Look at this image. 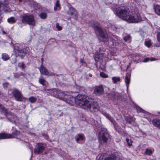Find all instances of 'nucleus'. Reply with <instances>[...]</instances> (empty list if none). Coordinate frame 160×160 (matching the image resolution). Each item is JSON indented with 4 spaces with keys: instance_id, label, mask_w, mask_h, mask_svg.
<instances>
[{
    "instance_id": "1",
    "label": "nucleus",
    "mask_w": 160,
    "mask_h": 160,
    "mask_svg": "<svg viewBox=\"0 0 160 160\" xmlns=\"http://www.w3.org/2000/svg\"><path fill=\"white\" fill-rule=\"evenodd\" d=\"M70 100L67 101V103L71 106L75 103L79 106L81 108L85 109H90L92 112H97L98 111V107L96 102H93L92 103L85 98V96L82 95L78 94L75 97L71 96H69Z\"/></svg>"
},
{
    "instance_id": "2",
    "label": "nucleus",
    "mask_w": 160,
    "mask_h": 160,
    "mask_svg": "<svg viewBox=\"0 0 160 160\" xmlns=\"http://www.w3.org/2000/svg\"><path fill=\"white\" fill-rule=\"evenodd\" d=\"M13 51L16 57H20L23 58L25 55L30 52L29 47L23 43H16L13 44Z\"/></svg>"
},
{
    "instance_id": "3",
    "label": "nucleus",
    "mask_w": 160,
    "mask_h": 160,
    "mask_svg": "<svg viewBox=\"0 0 160 160\" xmlns=\"http://www.w3.org/2000/svg\"><path fill=\"white\" fill-rule=\"evenodd\" d=\"M92 26L100 40L106 43L107 44H108L107 42L108 40V35L106 32L103 31L102 28L100 27V24L96 21H93Z\"/></svg>"
},
{
    "instance_id": "4",
    "label": "nucleus",
    "mask_w": 160,
    "mask_h": 160,
    "mask_svg": "<svg viewBox=\"0 0 160 160\" xmlns=\"http://www.w3.org/2000/svg\"><path fill=\"white\" fill-rule=\"evenodd\" d=\"M129 10L127 7L122 6L116 10V15L120 18L127 21L130 14Z\"/></svg>"
},
{
    "instance_id": "5",
    "label": "nucleus",
    "mask_w": 160,
    "mask_h": 160,
    "mask_svg": "<svg viewBox=\"0 0 160 160\" xmlns=\"http://www.w3.org/2000/svg\"><path fill=\"white\" fill-rule=\"evenodd\" d=\"M127 21L129 23H138L142 21V18L137 8H135L134 11L130 13Z\"/></svg>"
},
{
    "instance_id": "6",
    "label": "nucleus",
    "mask_w": 160,
    "mask_h": 160,
    "mask_svg": "<svg viewBox=\"0 0 160 160\" xmlns=\"http://www.w3.org/2000/svg\"><path fill=\"white\" fill-rule=\"evenodd\" d=\"M21 17L22 18V21L23 22L32 26L35 25L34 18L32 15L25 14L23 15H21Z\"/></svg>"
},
{
    "instance_id": "7",
    "label": "nucleus",
    "mask_w": 160,
    "mask_h": 160,
    "mask_svg": "<svg viewBox=\"0 0 160 160\" xmlns=\"http://www.w3.org/2000/svg\"><path fill=\"white\" fill-rule=\"evenodd\" d=\"M109 138V135L106 132L101 131L100 132L99 141L101 144L106 143Z\"/></svg>"
},
{
    "instance_id": "8",
    "label": "nucleus",
    "mask_w": 160,
    "mask_h": 160,
    "mask_svg": "<svg viewBox=\"0 0 160 160\" xmlns=\"http://www.w3.org/2000/svg\"><path fill=\"white\" fill-rule=\"evenodd\" d=\"M13 134L15 136H13V135L10 134H6L4 133H0V139H4L9 138H20V132L17 130L15 131Z\"/></svg>"
},
{
    "instance_id": "9",
    "label": "nucleus",
    "mask_w": 160,
    "mask_h": 160,
    "mask_svg": "<svg viewBox=\"0 0 160 160\" xmlns=\"http://www.w3.org/2000/svg\"><path fill=\"white\" fill-rule=\"evenodd\" d=\"M46 145L42 143H37L34 149V153L36 154L42 153L45 150Z\"/></svg>"
},
{
    "instance_id": "10",
    "label": "nucleus",
    "mask_w": 160,
    "mask_h": 160,
    "mask_svg": "<svg viewBox=\"0 0 160 160\" xmlns=\"http://www.w3.org/2000/svg\"><path fill=\"white\" fill-rule=\"evenodd\" d=\"M68 92H63L61 91L58 90V95L57 98H58L62 100L67 103V101L70 100L69 98V96L70 95L68 94Z\"/></svg>"
},
{
    "instance_id": "11",
    "label": "nucleus",
    "mask_w": 160,
    "mask_h": 160,
    "mask_svg": "<svg viewBox=\"0 0 160 160\" xmlns=\"http://www.w3.org/2000/svg\"><path fill=\"white\" fill-rule=\"evenodd\" d=\"M12 93L16 100L21 101L23 99V96L21 92L17 89H13Z\"/></svg>"
},
{
    "instance_id": "12",
    "label": "nucleus",
    "mask_w": 160,
    "mask_h": 160,
    "mask_svg": "<svg viewBox=\"0 0 160 160\" xmlns=\"http://www.w3.org/2000/svg\"><path fill=\"white\" fill-rule=\"evenodd\" d=\"M104 89L102 85L96 86L94 90V93L97 95H100L103 93Z\"/></svg>"
},
{
    "instance_id": "13",
    "label": "nucleus",
    "mask_w": 160,
    "mask_h": 160,
    "mask_svg": "<svg viewBox=\"0 0 160 160\" xmlns=\"http://www.w3.org/2000/svg\"><path fill=\"white\" fill-rule=\"evenodd\" d=\"M0 112L1 114L4 115L7 118H8L9 119L11 118V116L9 115L10 112H9L4 106L1 105H0Z\"/></svg>"
},
{
    "instance_id": "14",
    "label": "nucleus",
    "mask_w": 160,
    "mask_h": 160,
    "mask_svg": "<svg viewBox=\"0 0 160 160\" xmlns=\"http://www.w3.org/2000/svg\"><path fill=\"white\" fill-rule=\"evenodd\" d=\"M40 71L41 74L44 75H49V73L47 70L43 66V64H42L40 68Z\"/></svg>"
},
{
    "instance_id": "15",
    "label": "nucleus",
    "mask_w": 160,
    "mask_h": 160,
    "mask_svg": "<svg viewBox=\"0 0 160 160\" xmlns=\"http://www.w3.org/2000/svg\"><path fill=\"white\" fill-rule=\"evenodd\" d=\"M152 123L155 127L160 129V120L155 118L153 119L152 121Z\"/></svg>"
},
{
    "instance_id": "16",
    "label": "nucleus",
    "mask_w": 160,
    "mask_h": 160,
    "mask_svg": "<svg viewBox=\"0 0 160 160\" xmlns=\"http://www.w3.org/2000/svg\"><path fill=\"white\" fill-rule=\"evenodd\" d=\"M103 156H101L98 160H119V158L118 157H116L114 155H112L110 157H108V158H105L104 159H103Z\"/></svg>"
},
{
    "instance_id": "17",
    "label": "nucleus",
    "mask_w": 160,
    "mask_h": 160,
    "mask_svg": "<svg viewBox=\"0 0 160 160\" xmlns=\"http://www.w3.org/2000/svg\"><path fill=\"white\" fill-rule=\"evenodd\" d=\"M9 115L11 116V118L10 119L7 118L8 120L12 123H15L16 121L17 120V117L14 114L11 113V112L9 113Z\"/></svg>"
},
{
    "instance_id": "18",
    "label": "nucleus",
    "mask_w": 160,
    "mask_h": 160,
    "mask_svg": "<svg viewBox=\"0 0 160 160\" xmlns=\"http://www.w3.org/2000/svg\"><path fill=\"white\" fill-rule=\"evenodd\" d=\"M131 74L128 73H127L126 76L125 78V82L126 84L127 87L128 88V85L130 82Z\"/></svg>"
},
{
    "instance_id": "19",
    "label": "nucleus",
    "mask_w": 160,
    "mask_h": 160,
    "mask_svg": "<svg viewBox=\"0 0 160 160\" xmlns=\"http://www.w3.org/2000/svg\"><path fill=\"white\" fill-rule=\"evenodd\" d=\"M68 13L72 16H76L77 15V12L76 10L73 7H71L69 8V11H68Z\"/></svg>"
},
{
    "instance_id": "20",
    "label": "nucleus",
    "mask_w": 160,
    "mask_h": 160,
    "mask_svg": "<svg viewBox=\"0 0 160 160\" xmlns=\"http://www.w3.org/2000/svg\"><path fill=\"white\" fill-rule=\"evenodd\" d=\"M2 7V9H0V12L3 11L5 12H10L11 11L10 8L8 7V5L3 4Z\"/></svg>"
},
{
    "instance_id": "21",
    "label": "nucleus",
    "mask_w": 160,
    "mask_h": 160,
    "mask_svg": "<svg viewBox=\"0 0 160 160\" xmlns=\"http://www.w3.org/2000/svg\"><path fill=\"white\" fill-rule=\"evenodd\" d=\"M104 116L108 119L109 120L110 122H111V123L112 124L113 123H114L116 121L115 120H114L113 118L112 117L111 115H110L109 114L107 113H103Z\"/></svg>"
},
{
    "instance_id": "22",
    "label": "nucleus",
    "mask_w": 160,
    "mask_h": 160,
    "mask_svg": "<svg viewBox=\"0 0 160 160\" xmlns=\"http://www.w3.org/2000/svg\"><path fill=\"white\" fill-rule=\"evenodd\" d=\"M58 90H59L56 89H50V92L52 96H53L56 98H57L58 95Z\"/></svg>"
},
{
    "instance_id": "23",
    "label": "nucleus",
    "mask_w": 160,
    "mask_h": 160,
    "mask_svg": "<svg viewBox=\"0 0 160 160\" xmlns=\"http://www.w3.org/2000/svg\"><path fill=\"white\" fill-rule=\"evenodd\" d=\"M38 81H39V83L41 84H42V85H43V86L46 85H47V84L48 83V82H47L44 78L42 76L40 77L39 78Z\"/></svg>"
},
{
    "instance_id": "24",
    "label": "nucleus",
    "mask_w": 160,
    "mask_h": 160,
    "mask_svg": "<svg viewBox=\"0 0 160 160\" xmlns=\"http://www.w3.org/2000/svg\"><path fill=\"white\" fill-rule=\"evenodd\" d=\"M134 107L137 110V112H142L144 113H147L148 112L141 108L140 107L136 105H134Z\"/></svg>"
},
{
    "instance_id": "25",
    "label": "nucleus",
    "mask_w": 160,
    "mask_h": 160,
    "mask_svg": "<svg viewBox=\"0 0 160 160\" xmlns=\"http://www.w3.org/2000/svg\"><path fill=\"white\" fill-rule=\"evenodd\" d=\"M1 57L2 59L4 61L8 60L10 58L9 56L6 53H2V54Z\"/></svg>"
},
{
    "instance_id": "26",
    "label": "nucleus",
    "mask_w": 160,
    "mask_h": 160,
    "mask_svg": "<svg viewBox=\"0 0 160 160\" xmlns=\"http://www.w3.org/2000/svg\"><path fill=\"white\" fill-rule=\"evenodd\" d=\"M113 124L115 130L118 132H120L121 131V129L120 126L118 125L115 121V122L112 123Z\"/></svg>"
},
{
    "instance_id": "27",
    "label": "nucleus",
    "mask_w": 160,
    "mask_h": 160,
    "mask_svg": "<svg viewBox=\"0 0 160 160\" xmlns=\"http://www.w3.org/2000/svg\"><path fill=\"white\" fill-rule=\"evenodd\" d=\"M76 141L77 142H78L80 140L82 141L84 139V138L82 135L79 134L77 135V136L75 137Z\"/></svg>"
},
{
    "instance_id": "28",
    "label": "nucleus",
    "mask_w": 160,
    "mask_h": 160,
    "mask_svg": "<svg viewBox=\"0 0 160 160\" xmlns=\"http://www.w3.org/2000/svg\"><path fill=\"white\" fill-rule=\"evenodd\" d=\"M58 8H59V9H60L61 7H60V1L59 0H57L55 4V6L54 7V11H56Z\"/></svg>"
},
{
    "instance_id": "29",
    "label": "nucleus",
    "mask_w": 160,
    "mask_h": 160,
    "mask_svg": "<svg viewBox=\"0 0 160 160\" xmlns=\"http://www.w3.org/2000/svg\"><path fill=\"white\" fill-rule=\"evenodd\" d=\"M154 9L156 13L160 15V6L158 5L154 7Z\"/></svg>"
},
{
    "instance_id": "30",
    "label": "nucleus",
    "mask_w": 160,
    "mask_h": 160,
    "mask_svg": "<svg viewBox=\"0 0 160 160\" xmlns=\"http://www.w3.org/2000/svg\"><path fill=\"white\" fill-rule=\"evenodd\" d=\"M125 120L129 124H131L133 121L132 118L129 117H126Z\"/></svg>"
},
{
    "instance_id": "31",
    "label": "nucleus",
    "mask_w": 160,
    "mask_h": 160,
    "mask_svg": "<svg viewBox=\"0 0 160 160\" xmlns=\"http://www.w3.org/2000/svg\"><path fill=\"white\" fill-rule=\"evenodd\" d=\"M112 80H113V83H115L118 82L120 81L121 79L119 77H112Z\"/></svg>"
},
{
    "instance_id": "32",
    "label": "nucleus",
    "mask_w": 160,
    "mask_h": 160,
    "mask_svg": "<svg viewBox=\"0 0 160 160\" xmlns=\"http://www.w3.org/2000/svg\"><path fill=\"white\" fill-rule=\"evenodd\" d=\"M101 55L98 54H95L94 55V59L96 61H98L102 59V58L101 57Z\"/></svg>"
},
{
    "instance_id": "33",
    "label": "nucleus",
    "mask_w": 160,
    "mask_h": 160,
    "mask_svg": "<svg viewBox=\"0 0 160 160\" xmlns=\"http://www.w3.org/2000/svg\"><path fill=\"white\" fill-rule=\"evenodd\" d=\"M39 16L41 18L45 19L47 18V15L45 12H42L39 14Z\"/></svg>"
},
{
    "instance_id": "34",
    "label": "nucleus",
    "mask_w": 160,
    "mask_h": 160,
    "mask_svg": "<svg viewBox=\"0 0 160 160\" xmlns=\"http://www.w3.org/2000/svg\"><path fill=\"white\" fill-rule=\"evenodd\" d=\"M151 40H150L146 41L145 42V45L148 47H149L152 45V44L151 42Z\"/></svg>"
},
{
    "instance_id": "35",
    "label": "nucleus",
    "mask_w": 160,
    "mask_h": 160,
    "mask_svg": "<svg viewBox=\"0 0 160 160\" xmlns=\"http://www.w3.org/2000/svg\"><path fill=\"white\" fill-rule=\"evenodd\" d=\"M8 21L9 23H13L15 22V20L14 18L13 17H11V18L8 19Z\"/></svg>"
},
{
    "instance_id": "36",
    "label": "nucleus",
    "mask_w": 160,
    "mask_h": 160,
    "mask_svg": "<svg viewBox=\"0 0 160 160\" xmlns=\"http://www.w3.org/2000/svg\"><path fill=\"white\" fill-rule=\"evenodd\" d=\"M29 101L31 103H34L37 100V99L33 97H31L29 98Z\"/></svg>"
},
{
    "instance_id": "37",
    "label": "nucleus",
    "mask_w": 160,
    "mask_h": 160,
    "mask_svg": "<svg viewBox=\"0 0 160 160\" xmlns=\"http://www.w3.org/2000/svg\"><path fill=\"white\" fill-rule=\"evenodd\" d=\"M156 59L155 58H146L144 59V62H147L149 61V60H150V61H153L156 60Z\"/></svg>"
},
{
    "instance_id": "38",
    "label": "nucleus",
    "mask_w": 160,
    "mask_h": 160,
    "mask_svg": "<svg viewBox=\"0 0 160 160\" xmlns=\"http://www.w3.org/2000/svg\"><path fill=\"white\" fill-rule=\"evenodd\" d=\"M100 75L102 78H106L108 77V75L103 72H100Z\"/></svg>"
},
{
    "instance_id": "39",
    "label": "nucleus",
    "mask_w": 160,
    "mask_h": 160,
    "mask_svg": "<svg viewBox=\"0 0 160 160\" xmlns=\"http://www.w3.org/2000/svg\"><path fill=\"white\" fill-rule=\"evenodd\" d=\"M17 57H15L12 58L11 60V62L12 64L16 63L17 62Z\"/></svg>"
},
{
    "instance_id": "40",
    "label": "nucleus",
    "mask_w": 160,
    "mask_h": 160,
    "mask_svg": "<svg viewBox=\"0 0 160 160\" xmlns=\"http://www.w3.org/2000/svg\"><path fill=\"white\" fill-rule=\"evenodd\" d=\"M145 153L147 155H151L152 153V151L151 149H146L145 151Z\"/></svg>"
},
{
    "instance_id": "41",
    "label": "nucleus",
    "mask_w": 160,
    "mask_h": 160,
    "mask_svg": "<svg viewBox=\"0 0 160 160\" xmlns=\"http://www.w3.org/2000/svg\"><path fill=\"white\" fill-rule=\"evenodd\" d=\"M126 142H127L128 145L129 146H131L132 145V140H129L128 138L126 139Z\"/></svg>"
},
{
    "instance_id": "42",
    "label": "nucleus",
    "mask_w": 160,
    "mask_h": 160,
    "mask_svg": "<svg viewBox=\"0 0 160 160\" xmlns=\"http://www.w3.org/2000/svg\"><path fill=\"white\" fill-rule=\"evenodd\" d=\"M14 77L15 78H20V74L19 73H13Z\"/></svg>"
},
{
    "instance_id": "43",
    "label": "nucleus",
    "mask_w": 160,
    "mask_h": 160,
    "mask_svg": "<svg viewBox=\"0 0 160 160\" xmlns=\"http://www.w3.org/2000/svg\"><path fill=\"white\" fill-rule=\"evenodd\" d=\"M130 38V36L129 35H128L126 36L125 37H124L123 38V39L125 41H127Z\"/></svg>"
},
{
    "instance_id": "44",
    "label": "nucleus",
    "mask_w": 160,
    "mask_h": 160,
    "mask_svg": "<svg viewBox=\"0 0 160 160\" xmlns=\"http://www.w3.org/2000/svg\"><path fill=\"white\" fill-rule=\"evenodd\" d=\"M157 38L158 41L160 42V32H158Z\"/></svg>"
},
{
    "instance_id": "45",
    "label": "nucleus",
    "mask_w": 160,
    "mask_h": 160,
    "mask_svg": "<svg viewBox=\"0 0 160 160\" xmlns=\"http://www.w3.org/2000/svg\"><path fill=\"white\" fill-rule=\"evenodd\" d=\"M56 28H58V30L59 31L61 30L62 29L61 27L59 26L58 23H57L56 24Z\"/></svg>"
},
{
    "instance_id": "46",
    "label": "nucleus",
    "mask_w": 160,
    "mask_h": 160,
    "mask_svg": "<svg viewBox=\"0 0 160 160\" xmlns=\"http://www.w3.org/2000/svg\"><path fill=\"white\" fill-rule=\"evenodd\" d=\"M19 67L22 69H24L25 68V64L23 62H22V65L20 66Z\"/></svg>"
},
{
    "instance_id": "47",
    "label": "nucleus",
    "mask_w": 160,
    "mask_h": 160,
    "mask_svg": "<svg viewBox=\"0 0 160 160\" xmlns=\"http://www.w3.org/2000/svg\"><path fill=\"white\" fill-rule=\"evenodd\" d=\"M20 76H22L23 78H25L26 76V75L25 73L20 72H19Z\"/></svg>"
},
{
    "instance_id": "48",
    "label": "nucleus",
    "mask_w": 160,
    "mask_h": 160,
    "mask_svg": "<svg viewBox=\"0 0 160 160\" xmlns=\"http://www.w3.org/2000/svg\"><path fill=\"white\" fill-rule=\"evenodd\" d=\"M8 85V83L5 82L3 84V86L4 88H7Z\"/></svg>"
},
{
    "instance_id": "49",
    "label": "nucleus",
    "mask_w": 160,
    "mask_h": 160,
    "mask_svg": "<svg viewBox=\"0 0 160 160\" xmlns=\"http://www.w3.org/2000/svg\"><path fill=\"white\" fill-rule=\"evenodd\" d=\"M2 33L3 34H6V32L4 31H2Z\"/></svg>"
},
{
    "instance_id": "50",
    "label": "nucleus",
    "mask_w": 160,
    "mask_h": 160,
    "mask_svg": "<svg viewBox=\"0 0 160 160\" xmlns=\"http://www.w3.org/2000/svg\"><path fill=\"white\" fill-rule=\"evenodd\" d=\"M2 4L0 2V9H2Z\"/></svg>"
},
{
    "instance_id": "51",
    "label": "nucleus",
    "mask_w": 160,
    "mask_h": 160,
    "mask_svg": "<svg viewBox=\"0 0 160 160\" xmlns=\"http://www.w3.org/2000/svg\"><path fill=\"white\" fill-rule=\"evenodd\" d=\"M89 76L91 77H92V74L89 73Z\"/></svg>"
},
{
    "instance_id": "52",
    "label": "nucleus",
    "mask_w": 160,
    "mask_h": 160,
    "mask_svg": "<svg viewBox=\"0 0 160 160\" xmlns=\"http://www.w3.org/2000/svg\"><path fill=\"white\" fill-rule=\"evenodd\" d=\"M41 59H42V64H43V58H42Z\"/></svg>"
},
{
    "instance_id": "53",
    "label": "nucleus",
    "mask_w": 160,
    "mask_h": 160,
    "mask_svg": "<svg viewBox=\"0 0 160 160\" xmlns=\"http://www.w3.org/2000/svg\"><path fill=\"white\" fill-rule=\"evenodd\" d=\"M22 0H19V1L20 2H22Z\"/></svg>"
},
{
    "instance_id": "54",
    "label": "nucleus",
    "mask_w": 160,
    "mask_h": 160,
    "mask_svg": "<svg viewBox=\"0 0 160 160\" xmlns=\"http://www.w3.org/2000/svg\"><path fill=\"white\" fill-rule=\"evenodd\" d=\"M158 113L160 114V112H158Z\"/></svg>"
},
{
    "instance_id": "55",
    "label": "nucleus",
    "mask_w": 160,
    "mask_h": 160,
    "mask_svg": "<svg viewBox=\"0 0 160 160\" xmlns=\"http://www.w3.org/2000/svg\"><path fill=\"white\" fill-rule=\"evenodd\" d=\"M81 62H82V59L81 60Z\"/></svg>"
}]
</instances>
